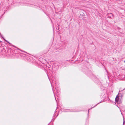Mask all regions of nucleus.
Returning a JSON list of instances; mask_svg holds the SVG:
<instances>
[{
    "mask_svg": "<svg viewBox=\"0 0 125 125\" xmlns=\"http://www.w3.org/2000/svg\"><path fill=\"white\" fill-rule=\"evenodd\" d=\"M118 95L116 96V97L115 98V102H116L117 103H119V102H118V101H119V98H118Z\"/></svg>",
    "mask_w": 125,
    "mask_h": 125,
    "instance_id": "1",
    "label": "nucleus"
},
{
    "mask_svg": "<svg viewBox=\"0 0 125 125\" xmlns=\"http://www.w3.org/2000/svg\"><path fill=\"white\" fill-rule=\"evenodd\" d=\"M108 16L110 18H112L113 17V14L110 13L108 14Z\"/></svg>",
    "mask_w": 125,
    "mask_h": 125,
    "instance_id": "2",
    "label": "nucleus"
},
{
    "mask_svg": "<svg viewBox=\"0 0 125 125\" xmlns=\"http://www.w3.org/2000/svg\"><path fill=\"white\" fill-rule=\"evenodd\" d=\"M83 14H82L81 13H79L78 14V16L80 18H82L83 16Z\"/></svg>",
    "mask_w": 125,
    "mask_h": 125,
    "instance_id": "3",
    "label": "nucleus"
},
{
    "mask_svg": "<svg viewBox=\"0 0 125 125\" xmlns=\"http://www.w3.org/2000/svg\"><path fill=\"white\" fill-rule=\"evenodd\" d=\"M3 39H4V40L6 41L7 42H8V43H9V42H8L7 40H5L3 38Z\"/></svg>",
    "mask_w": 125,
    "mask_h": 125,
    "instance_id": "4",
    "label": "nucleus"
},
{
    "mask_svg": "<svg viewBox=\"0 0 125 125\" xmlns=\"http://www.w3.org/2000/svg\"><path fill=\"white\" fill-rule=\"evenodd\" d=\"M124 122H125L124 121V122H123V124H124Z\"/></svg>",
    "mask_w": 125,
    "mask_h": 125,
    "instance_id": "5",
    "label": "nucleus"
},
{
    "mask_svg": "<svg viewBox=\"0 0 125 125\" xmlns=\"http://www.w3.org/2000/svg\"><path fill=\"white\" fill-rule=\"evenodd\" d=\"M125 89H124L123 90H124Z\"/></svg>",
    "mask_w": 125,
    "mask_h": 125,
    "instance_id": "6",
    "label": "nucleus"
},
{
    "mask_svg": "<svg viewBox=\"0 0 125 125\" xmlns=\"http://www.w3.org/2000/svg\"><path fill=\"white\" fill-rule=\"evenodd\" d=\"M124 62H125V60Z\"/></svg>",
    "mask_w": 125,
    "mask_h": 125,
    "instance_id": "7",
    "label": "nucleus"
}]
</instances>
